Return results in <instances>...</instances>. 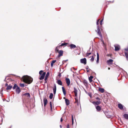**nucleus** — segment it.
I'll return each mask as SVG.
<instances>
[{
  "label": "nucleus",
  "mask_w": 128,
  "mask_h": 128,
  "mask_svg": "<svg viewBox=\"0 0 128 128\" xmlns=\"http://www.w3.org/2000/svg\"><path fill=\"white\" fill-rule=\"evenodd\" d=\"M23 81L24 82L28 84H30L32 81V78L28 76H24L22 77Z\"/></svg>",
  "instance_id": "1"
},
{
  "label": "nucleus",
  "mask_w": 128,
  "mask_h": 128,
  "mask_svg": "<svg viewBox=\"0 0 128 128\" xmlns=\"http://www.w3.org/2000/svg\"><path fill=\"white\" fill-rule=\"evenodd\" d=\"M80 62L82 64H86V60L85 58H84L83 59H81L80 60Z\"/></svg>",
  "instance_id": "2"
},
{
  "label": "nucleus",
  "mask_w": 128,
  "mask_h": 128,
  "mask_svg": "<svg viewBox=\"0 0 128 128\" xmlns=\"http://www.w3.org/2000/svg\"><path fill=\"white\" fill-rule=\"evenodd\" d=\"M97 28L98 29V33L99 35L101 37H102V36L101 34V33L100 31V28L98 26H97Z\"/></svg>",
  "instance_id": "3"
},
{
  "label": "nucleus",
  "mask_w": 128,
  "mask_h": 128,
  "mask_svg": "<svg viewBox=\"0 0 128 128\" xmlns=\"http://www.w3.org/2000/svg\"><path fill=\"white\" fill-rule=\"evenodd\" d=\"M101 103V102L100 100H98L96 102H92L93 104L95 105H97Z\"/></svg>",
  "instance_id": "4"
},
{
  "label": "nucleus",
  "mask_w": 128,
  "mask_h": 128,
  "mask_svg": "<svg viewBox=\"0 0 128 128\" xmlns=\"http://www.w3.org/2000/svg\"><path fill=\"white\" fill-rule=\"evenodd\" d=\"M66 80L67 86H69L70 83V80L68 78H66Z\"/></svg>",
  "instance_id": "5"
},
{
  "label": "nucleus",
  "mask_w": 128,
  "mask_h": 128,
  "mask_svg": "<svg viewBox=\"0 0 128 128\" xmlns=\"http://www.w3.org/2000/svg\"><path fill=\"white\" fill-rule=\"evenodd\" d=\"M113 60L112 59H110L107 60V63L108 65H110L112 64Z\"/></svg>",
  "instance_id": "6"
},
{
  "label": "nucleus",
  "mask_w": 128,
  "mask_h": 128,
  "mask_svg": "<svg viewBox=\"0 0 128 128\" xmlns=\"http://www.w3.org/2000/svg\"><path fill=\"white\" fill-rule=\"evenodd\" d=\"M114 47L115 48V50L116 51H118V50L120 48V46L118 45H114Z\"/></svg>",
  "instance_id": "7"
},
{
  "label": "nucleus",
  "mask_w": 128,
  "mask_h": 128,
  "mask_svg": "<svg viewBox=\"0 0 128 128\" xmlns=\"http://www.w3.org/2000/svg\"><path fill=\"white\" fill-rule=\"evenodd\" d=\"M63 51L62 50H60L58 52L59 54L58 56V57H60V56H62L63 55Z\"/></svg>",
  "instance_id": "8"
},
{
  "label": "nucleus",
  "mask_w": 128,
  "mask_h": 128,
  "mask_svg": "<svg viewBox=\"0 0 128 128\" xmlns=\"http://www.w3.org/2000/svg\"><path fill=\"white\" fill-rule=\"evenodd\" d=\"M46 72H43L41 76L40 77V80H43L46 74Z\"/></svg>",
  "instance_id": "9"
},
{
  "label": "nucleus",
  "mask_w": 128,
  "mask_h": 128,
  "mask_svg": "<svg viewBox=\"0 0 128 128\" xmlns=\"http://www.w3.org/2000/svg\"><path fill=\"white\" fill-rule=\"evenodd\" d=\"M109 112H105L104 114L108 118H110L112 116L109 114Z\"/></svg>",
  "instance_id": "10"
},
{
  "label": "nucleus",
  "mask_w": 128,
  "mask_h": 128,
  "mask_svg": "<svg viewBox=\"0 0 128 128\" xmlns=\"http://www.w3.org/2000/svg\"><path fill=\"white\" fill-rule=\"evenodd\" d=\"M49 75V72H48L45 76V78L44 79L46 81L45 83H46V80L48 78V76Z\"/></svg>",
  "instance_id": "11"
},
{
  "label": "nucleus",
  "mask_w": 128,
  "mask_h": 128,
  "mask_svg": "<svg viewBox=\"0 0 128 128\" xmlns=\"http://www.w3.org/2000/svg\"><path fill=\"white\" fill-rule=\"evenodd\" d=\"M53 90L54 94H55L56 93V86L55 84H54V88L53 89Z\"/></svg>",
  "instance_id": "12"
},
{
  "label": "nucleus",
  "mask_w": 128,
  "mask_h": 128,
  "mask_svg": "<svg viewBox=\"0 0 128 128\" xmlns=\"http://www.w3.org/2000/svg\"><path fill=\"white\" fill-rule=\"evenodd\" d=\"M74 92L75 94V96H77V90L75 88H74Z\"/></svg>",
  "instance_id": "13"
},
{
  "label": "nucleus",
  "mask_w": 128,
  "mask_h": 128,
  "mask_svg": "<svg viewBox=\"0 0 128 128\" xmlns=\"http://www.w3.org/2000/svg\"><path fill=\"white\" fill-rule=\"evenodd\" d=\"M20 92V88L18 86H17L16 88V92L17 94H19Z\"/></svg>",
  "instance_id": "14"
},
{
  "label": "nucleus",
  "mask_w": 128,
  "mask_h": 128,
  "mask_svg": "<svg viewBox=\"0 0 128 128\" xmlns=\"http://www.w3.org/2000/svg\"><path fill=\"white\" fill-rule=\"evenodd\" d=\"M97 60L96 61V63L98 64L99 62V54L98 53H97Z\"/></svg>",
  "instance_id": "15"
},
{
  "label": "nucleus",
  "mask_w": 128,
  "mask_h": 128,
  "mask_svg": "<svg viewBox=\"0 0 128 128\" xmlns=\"http://www.w3.org/2000/svg\"><path fill=\"white\" fill-rule=\"evenodd\" d=\"M44 106H46V105L47 102V100L46 99V98H44Z\"/></svg>",
  "instance_id": "16"
},
{
  "label": "nucleus",
  "mask_w": 128,
  "mask_h": 128,
  "mask_svg": "<svg viewBox=\"0 0 128 128\" xmlns=\"http://www.w3.org/2000/svg\"><path fill=\"white\" fill-rule=\"evenodd\" d=\"M123 116L125 118L128 120V114H125L123 115Z\"/></svg>",
  "instance_id": "17"
},
{
  "label": "nucleus",
  "mask_w": 128,
  "mask_h": 128,
  "mask_svg": "<svg viewBox=\"0 0 128 128\" xmlns=\"http://www.w3.org/2000/svg\"><path fill=\"white\" fill-rule=\"evenodd\" d=\"M65 101L66 105L67 106L68 105L70 104L69 100L67 99H65Z\"/></svg>",
  "instance_id": "18"
},
{
  "label": "nucleus",
  "mask_w": 128,
  "mask_h": 128,
  "mask_svg": "<svg viewBox=\"0 0 128 128\" xmlns=\"http://www.w3.org/2000/svg\"><path fill=\"white\" fill-rule=\"evenodd\" d=\"M57 83L59 85H62V82L60 80H58L57 81Z\"/></svg>",
  "instance_id": "19"
},
{
  "label": "nucleus",
  "mask_w": 128,
  "mask_h": 128,
  "mask_svg": "<svg viewBox=\"0 0 128 128\" xmlns=\"http://www.w3.org/2000/svg\"><path fill=\"white\" fill-rule=\"evenodd\" d=\"M118 107L121 110H122L123 108V106L121 104H118Z\"/></svg>",
  "instance_id": "20"
},
{
  "label": "nucleus",
  "mask_w": 128,
  "mask_h": 128,
  "mask_svg": "<svg viewBox=\"0 0 128 128\" xmlns=\"http://www.w3.org/2000/svg\"><path fill=\"white\" fill-rule=\"evenodd\" d=\"M98 90L102 93H103L104 92V90L103 88H100L98 89Z\"/></svg>",
  "instance_id": "21"
},
{
  "label": "nucleus",
  "mask_w": 128,
  "mask_h": 128,
  "mask_svg": "<svg viewBox=\"0 0 128 128\" xmlns=\"http://www.w3.org/2000/svg\"><path fill=\"white\" fill-rule=\"evenodd\" d=\"M70 46L71 49L74 48L76 47V46L75 45L73 44H71L70 45Z\"/></svg>",
  "instance_id": "22"
},
{
  "label": "nucleus",
  "mask_w": 128,
  "mask_h": 128,
  "mask_svg": "<svg viewBox=\"0 0 128 128\" xmlns=\"http://www.w3.org/2000/svg\"><path fill=\"white\" fill-rule=\"evenodd\" d=\"M62 91L63 93V94L64 95H65L66 94V92L65 90L64 87H62Z\"/></svg>",
  "instance_id": "23"
},
{
  "label": "nucleus",
  "mask_w": 128,
  "mask_h": 128,
  "mask_svg": "<svg viewBox=\"0 0 128 128\" xmlns=\"http://www.w3.org/2000/svg\"><path fill=\"white\" fill-rule=\"evenodd\" d=\"M12 86L11 85H9L8 86L7 88H6L7 90H10L12 88Z\"/></svg>",
  "instance_id": "24"
},
{
  "label": "nucleus",
  "mask_w": 128,
  "mask_h": 128,
  "mask_svg": "<svg viewBox=\"0 0 128 128\" xmlns=\"http://www.w3.org/2000/svg\"><path fill=\"white\" fill-rule=\"evenodd\" d=\"M93 78V76H90V77H89L88 79L90 82H92V79Z\"/></svg>",
  "instance_id": "25"
},
{
  "label": "nucleus",
  "mask_w": 128,
  "mask_h": 128,
  "mask_svg": "<svg viewBox=\"0 0 128 128\" xmlns=\"http://www.w3.org/2000/svg\"><path fill=\"white\" fill-rule=\"evenodd\" d=\"M96 110L98 111H100L101 110L100 107L99 106H96Z\"/></svg>",
  "instance_id": "26"
},
{
  "label": "nucleus",
  "mask_w": 128,
  "mask_h": 128,
  "mask_svg": "<svg viewBox=\"0 0 128 128\" xmlns=\"http://www.w3.org/2000/svg\"><path fill=\"white\" fill-rule=\"evenodd\" d=\"M91 53H92L91 52H90V53L87 52V53H86V56L87 57H88L89 58H90V57H89V56L90 55V54H91Z\"/></svg>",
  "instance_id": "27"
},
{
  "label": "nucleus",
  "mask_w": 128,
  "mask_h": 128,
  "mask_svg": "<svg viewBox=\"0 0 128 128\" xmlns=\"http://www.w3.org/2000/svg\"><path fill=\"white\" fill-rule=\"evenodd\" d=\"M125 54L126 56L127 60H128V53L126 52H125Z\"/></svg>",
  "instance_id": "28"
},
{
  "label": "nucleus",
  "mask_w": 128,
  "mask_h": 128,
  "mask_svg": "<svg viewBox=\"0 0 128 128\" xmlns=\"http://www.w3.org/2000/svg\"><path fill=\"white\" fill-rule=\"evenodd\" d=\"M53 96V94L52 93H51L50 95L49 98L50 99H52V98Z\"/></svg>",
  "instance_id": "29"
},
{
  "label": "nucleus",
  "mask_w": 128,
  "mask_h": 128,
  "mask_svg": "<svg viewBox=\"0 0 128 128\" xmlns=\"http://www.w3.org/2000/svg\"><path fill=\"white\" fill-rule=\"evenodd\" d=\"M0 114H1V113H0ZM0 124H2V117H0Z\"/></svg>",
  "instance_id": "30"
},
{
  "label": "nucleus",
  "mask_w": 128,
  "mask_h": 128,
  "mask_svg": "<svg viewBox=\"0 0 128 128\" xmlns=\"http://www.w3.org/2000/svg\"><path fill=\"white\" fill-rule=\"evenodd\" d=\"M94 60V58L93 56H92L91 58L90 59V60L91 62H93Z\"/></svg>",
  "instance_id": "31"
},
{
  "label": "nucleus",
  "mask_w": 128,
  "mask_h": 128,
  "mask_svg": "<svg viewBox=\"0 0 128 128\" xmlns=\"http://www.w3.org/2000/svg\"><path fill=\"white\" fill-rule=\"evenodd\" d=\"M17 86H17L16 84H15L14 86L13 87V89H15L16 88H17Z\"/></svg>",
  "instance_id": "32"
},
{
  "label": "nucleus",
  "mask_w": 128,
  "mask_h": 128,
  "mask_svg": "<svg viewBox=\"0 0 128 128\" xmlns=\"http://www.w3.org/2000/svg\"><path fill=\"white\" fill-rule=\"evenodd\" d=\"M24 95H27L28 96H30V95L29 93H27L24 94Z\"/></svg>",
  "instance_id": "33"
},
{
  "label": "nucleus",
  "mask_w": 128,
  "mask_h": 128,
  "mask_svg": "<svg viewBox=\"0 0 128 128\" xmlns=\"http://www.w3.org/2000/svg\"><path fill=\"white\" fill-rule=\"evenodd\" d=\"M20 86L22 87H24V84H20Z\"/></svg>",
  "instance_id": "34"
},
{
  "label": "nucleus",
  "mask_w": 128,
  "mask_h": 128,
  "mask_svg": "<svg viewBox=\"0 0 128 128\" xmlns=\"http://www.w3.org/2000/svg\"><path fill=\"white\" fill-rule=\"evenodd\" d=\"M67 44L66 43H64L62 44H61L60 46H63L65 45H66Z\"/></svg>",
  "instance_id": "35"
},
{
  "label": "nucleus",
  "mask_w": 128,
  "mask_h": 128,
  "mask_svg": "<svg viewBox=\"0 0 128 128\" xmlns=\"http://www.w3.org/2000/svg\"><path fill=\"white\" fill-rule=\"evenodd\" d=\"M55 51L56 52H57L58 51V47H56L55 49Z\"/></svg>",
  "instance_id": "36"
},
{
  "label": "nucleus",
  "mask_w": 128,
  "mask_h": 128,
  "mask_svg": "<svg viewBox=\"0 0 128 128\" xmlns=\"http://www.w3.org/2000/svg\"><path fill=\"white\" fill-rule=\"evenodd\" d=\"M43 72V71L42 70H41L39 72V74L40 75H42V73Z\"/></svg>",
  "instance_id": "37"
},
{
  "label": "nucleus",
  "mask_w": 128,
  "mask_h": 128,
  "mask_svg": "<svg viewBox=\"0 0 128 128\" xmlns=\"http://www.w3.org/2000/svg\"><path fill=\"white\" fill-rule=\"evenodd\" d=\"M103 20V18L102 20L100 22V24L101 25L102 24V22Z\"/></svg>",
  "instance_id": "38"
},
{
  "label": "nucleus",
  "mask_w": 128,
  "mask_h": 128,
  "mask_svg": "<svg viewBox=\"0 0 128 128\" xmlns=\"http://www.w3.org/2000/svg\"><path fill=\"white\" fill-rule=\"evenodd\" d=\"M50 108H51V109H52V102H50Z\"/></svg>",
  "instance_id": "39"
},
{
  "label": "nucleus",
  "mask_w": 128,
  "mask_h": 128,
  "mask_svg": "<svg viewBox=\"0 0 128 128\" xmlns=\"http://www.w3.org/2000/svg\"><path fill=\"white\" fill-rule=\"evenodd\" d=\"M56 60H53L51 63L54 64L56 62Z\"/></svg>",
  "instance_id": "40"
},
{
  "label": "nucleus",
  "mask_w": 128,
  "mask_h": 128,
  "mask_svg": "<svg viewBox=\"0 0 128 128\" xmlns=\"http://www.w3.org/2000/svg\"><path fill=\"white\" fill-rule=\"evenodd\" d=\"M88 95L90 96V98H91L92 97V95H91V94L90 93H88Z\"/></svg>",
  "instance_id": "41"
},
{
  "label": "nucleus",
  "mask_w": 128,
  "mask_h": 128,
  "mask_svg": "<svg viewBox=\"0 0 128 128\" xmlns=\"http://www.w3.org/2000/svg\"><path fill=\"white\" fill-rule=\"evenodd\" d=\"M67 128H70V125L69 124H68L67 126Z\"/></svg>",
  "instance_id": "42"
},
{
  "label": "nucleus",
  "mask_w": 128,
  "mask_h": 128,
  "mask_svg": "<svg viewBox=\"0 0 128 128\" xmlns=\"http://www.w3.org/2000/svg\"><path fill=\"white\" fill-rule=\"evenodd\" d=\"M54 64L51 63V66L52 67L53 66Z\"/></svg>",
  "instance_id": "43"
},
{
  "label": "nucleus",
  "mask_w": 128,
  "mask_h": 128,
  "mask_svg": "<svg viewBox=\"0 0 128 128\" xmlns=\"http://www.w3.org/2000/svg\"><path fill=\"white\" fill-rule=\"evenodd\" d=\"M3 90V88H2L1 89V91H0V92H1V94H2V92H2V91Z\"/></svg>",
  "instance_id": "44"
},
{
  "label": "nucleus",
  "mask_w": 128,
  "mask_h": 128,
  "mask_svg": "<svg viewBox=\"0 0 128 128\" xmlns=\"http://www.w3.org/2000/svg\"><path fill=\"white\" fill-rule=\"evenodd\" d=\"M96 99L97 100H100V98L98 97H97L96 98Z\"/></svg>",
  "instance_id": "45"
},
{
  "label": "nucleus",
  "mask_w": 128,
  "mask_h": 128,
  "mask_svg": "<svg viewBox=\"0 0 128 128\" xmlns=\"http://www.w3.org/2000/svg\"><path fill=\"white\" fill-rule=\"evenodd\" d=\"M125 50L126 51H128V48L125 49Z\"/></svg>",
  "instance_id": "46"
},
{
  "label": "nucleus",
  "mask_w": 128,
  "mask_h": 128,
  "mask_svg": "<svg viewBox=\"0 0 128 128\" xmlns=\"http://www.w3.org/2000/svg\"><path fill=\"white\" fill-rule=\"evenodd\" d=\"M72 120L73 119V120H74V118L73 117V116L72 114Z\"/></svg>",
  "instance_id": "47"
},
{
  "label": "nucleus",
  "mask_w": 128,
  "mask_h": 128,
  "mask_svg": "<svg viewBox=\"0 0 128 128\" xmlns=\"http://www.w3.org/2000/svg\"><path fill=\"white\" fill-rule=\"evenodd\" d=\"M72 124L73 125V124L74 123V120L72 119Z\"/></svg>",
  "instance_id": "48"
},
{
  "label": "nucleus",
  "mask_w": 128,
  "mask_h": 128,
  "mask_svg": "<svg viewBox=\"0 0 128 128\" xmlns=\"http://www.w3.org/2000/svg\"><path fill=\"white\" fill-rule=\"evenodd\" d=\"M62 120H63L62 119V118H61L60 119V121L61 122H62Z\"/></svg>",
  "instance_id": "49"
},
{
  "label": "nucleus",
  "mask_w": 128,
  "mask_h": 128,
  "mask_svg": "<svg viewBox=\"0 0 128 128\" xmlns=\"http://www.w3.org/2000/svg\"><path fill=\"white\" fill-rule=\"evenodd\" d=\"M96 24L97 25H98V24H99L98 22H97L96 23Z\"/></svg>",
  "instance_id": "50"
},
{
  "label": "nucleus",
  "mask_w": 128,
  "mask_h": 128,
  "mask_svg": "<svg viewBox=\"0 0 128 128\" xmlns=\"http://www.w3.org/2000/svg\"><path fill=\"white\" fill-rule=\"evenodd\" d=\"M6 86H7V87L8 86V84H7V83L6 84Z\"/></svg>",
  "instance_id": "51"
},
{
  "label": "nucleus",
  "mask_w": 128,
  "mask_h": 128,
  "mask_svg": "<svg viewBox=\"0 0 128 128\" xmlns=\"http://www.w3.org/2000/svg\"><path fill=\"white\" fill-rule=\"evenodd\" d=\"M84 91L86 93V94L88 93L86 91V90H84Z\"/></svg>",
  "instance_id": "52"
},
{
  "label": "nucleus",
  "mask_w": 128,
  "mask_h": 128,
  "mask_svg": "<svg viewBox=\"0 0 128 128\" xmlns=\"http://www.w3.org/2000/svg\"><path fill=\"white\" fill-rule=\"evenodd\" d=\"M60 128H62V126L61 125H60Z\"/></svg>",
  "instance_id": "53"
},
{
  "label": "nucleus",
  "mask_w": 128,
  "mask_h": 128,
  "mask_svg": "<svg viewBox=\"0 0 128 128\" xmlns=\"http://www.w3.org/2000/svg\"><path fill=\"white\" fill-rule=\"evenodd\" d=\"M100 20V19H98V20L97 22H99V21Z\"/></svg>",
  "instance_id": "54"
},
{
  "label": "nucleus",
  "mask_w": 128,
  "mask_h": 128,
  "mask_svg": "<svg viewBox=\"0 0 128 128\" xmlns=\"http://www.w3.org/2000/svg\"><path fill=\"white\" fill-rule=\"evenodd\" d=\"M108 69L109 70H110V68H108Z\"/></svg>",
  "instance_id": "55"
},
{
  "label": "nucleus",
  "mask_w": 128,
  "mask_h": 128,
  "mask_svg": "<svg viewBox=\"0 0 128 128\" xmlns=\"http://www.w3.org/2000/svg\"><path fill=\"white\" fill-rule=\"evenodd\" d=\"M64 99H66V98H64Z\"/></svg>",
  "instance_id": "56"
},
{
  "label": "nucleus",
  "mask_w": 128,
  "mask_h": 128,
  "mask_svg": "<svg viewBox=\"0 0 128 128\" xmlns=\"http://www.w3.org/2000/svg\"><path fill=\"white\" fill-rule=\"evenodd\" d=\"M87 71L88 72L89 71L88 70H87Z\"/></svg>",
  "instance_id": "57"
},
{
  "label": "nucleus",
  "mask_w": 128,
  "mask_h": 128,
  "mask_svg": "<svg viewBox=\"0 0 128 128\" xmlns=\"http://www.w3.org/2000/svg\"><path fill=\"white\" fill-rule=\"evenodd\" d=\"M88 69V68H86V69Z\"/></svg>",
  "instance_id": "58"
}]
</instances>
